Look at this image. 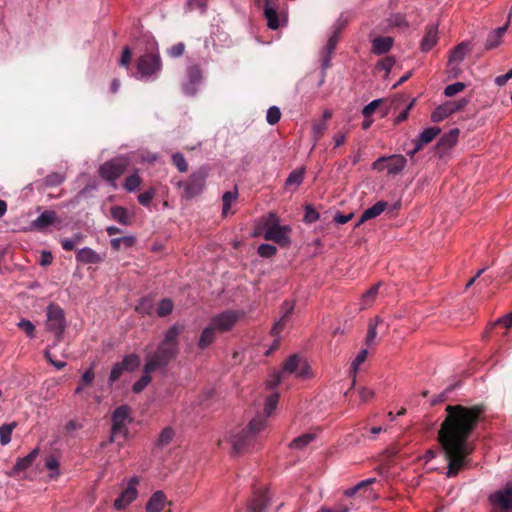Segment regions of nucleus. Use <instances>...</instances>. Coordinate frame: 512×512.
<instances>
[{
  "label": "nucleus",
  "mask_w": 512,
  "mask_h": 512,
  "mask_svg": "<svg viewBox=\"0 0 512 512\" xmlns=\"http://www.w3.org/2000/svg\"><path fill=\"white\" fill-rule=\"evenodd\" d=\"M481 412L478 406L446 407L447 415L439 430V441L448 462L447 477L456 476L466 466L472 452L468 438L475 429Z\"/></svg>",
  "instance_id": "obj_1"
},
{
  "label": "nucleus",
  "mask_w": 512,
  "mask_h": 512,
  "mask_svg": "<svg viewBox=\"0 0 512 512\" xmlns=\"http://www.w3.org/2000/svg\"><path fill=\"white\" fill-rule=\"evenodd\" d=\"M266 427L267 422L264 417L256 416L245 427H235L229 430L219 440L218 445L229 449L232 455H241L252 447L257 436Z\"/></svg>",
  "instance_id": "obj_2"
},
{
  "label": "nucleus",
  "mask_w": 512,
  "mask_h": 512,
  "mask_svg": "<svg viewBox=\"0 0 512 512\" xmlns=\"http://www.w3.org/2000/svg\"><path fill=\"white\" fill-rule=\"evenodd\" d=\"M289 375L301 380H309L315 376L306 358L294 354L287 358L280 371L274 372L271 375L270 379L267 381V386L274 388Z\"/></svg>",
  "instance_id": "obj_3"
},
{
  "label": "nucleus",
  "mask_w": 512,
  "mask_h": 512,
  "mask_svg": "<svg viewBox=\"0 0 512 512\" xmlns=\"http://www.w3.org/2000/svg\"><path fill=\"white\" fill-rule=\"evenodd\" d=\"M180 329L177 326L170 327L165 335L162 343L154 353L147 355L146 359L156 361L159 368H163L167 363L175 357L178 351V336Z\"/></svg>",
  "instance_id": "obj_4"
},
{
  "label": "nucleus",
  "mask_w": 512,
  "mask_h": 512,
  "mask_svg": "<svg viewBox=\"0 0 512 512\" xmlns=\"http://www.w3.org/2000/svg\"><path fill=\"white\" fill-rule=\"evenodd\" d=\"M290 227L280 225L279 218L276 214L270 213L267 219L258 226V232L263 235L266 240L276 242L282 246L290 243Z\"/></svg>",
  "instance_id": "obj_5"
},
{
  "label": "nucleus",
  "mask_w": 512,
  "mask_h": 512,
  "mask_svg": "<svg viewBox=\"0 0 512 512\" xmlns=\"http://www.w3.org/2000/svg\"><path fill=\"white\" fill-rule=\"evenodd\" d=\"M207 176L208 169L206 167H200L191 174L187 182L180 181L178 187L183 188L184 196L187 199H191L204 190Z\"/></svg>",
  "instance_id": "obj_6"
},
{
  "label": "nucleus",
  "mask_w": 512,
  "mask_h": 512,
  "mask_svg": "<svg viewBox=\"0 0 512 512\" xmlns=\"http://www.w3.org/2000/svg\"><path fill=\"white\" fill-rule=\"evenodd\" d=\"M112 421L111 440L125 439L128 435V425L131 422L129 408L127 406L116 408L112 415Z\"/></svg>",
  "instance_id": "obj_7"
},
{
  "label": "nucleus",
  "mask_w": 512,
  "mask_h": 512,
  "mask_svg": "<svg viewBox=\"0 0 512 512\" xmlns=\"http://www.w3.org/2000/svg\"><path fill=\"white\" fill-rule=\"evenodd\" d=\"M46 327L49 331L53 332L58 339L63 334L66 322L64 311L59 306L53 304L48 306Z\"/></svg>",
  "instance_id": "obj_8"
},
{
  "label": "nucleus",
  "mask_w": 512,
  "mask_h": 512,
  "mask_svg": "<svg viewBox=\"0 0 512 512\" xmlns=\"http://www.w3.org/2000/svg\"><path fill=\"white\" fill-rule=\"evenodd\" d=\"M139 482L140 479L137 476H133L128 480L126 488L120 493L113 503V507L116 510H124L136 500L138 496L137 487Z\"/></svg>",
  "instance_id": "obj_9"
},
{
  "label": "nucleus",
  "mask_w": 512,
  "mask_h": 512,
  "mask_svg": "<svg viewBox=\"0 0 512 512\" xmlns=\"http://www.w3.org/2000/svg\"><path fill=\"white\" fill-rule=\"evenodd\" d=\"M161 69L160 58L155 54H145L141 56L137 63L138 77L141 79H150Z\"/></svg>",
  "instance_id": "obj_10"
},
{
  "label": "nucleus",
  "mask_w": 512,
  "mask_h": 512,
  "mask_svg": "<svg viewBox=\"0 0 512 512\" xmlns=\"http://www.w3.org/2000/svg\"><path fill=\"white\" fill-rule=\"evenodd\" d=\"M406 163V158L402 155L383 156L373 163V169L386 170L388 174H398L405 168Z\"/></svg>",
  "instance_id": "obj_11"
},
{
  "label": "nucleus",
  "mask_w": 512,
  "mask_h": 512,
  "mask_svg": "<svg viewBox=\"0 0 512 512\" xmlns=\"http://www.w3.org/2000/svg\"><path fill=\"white\" fill-rule=\"evenodd\" d=\"M128 160L126 158H116L100 166V176L107 180L114 182L119 178L128 167Z\"/></svg>",
  "instance_id": "obj_12"
},
{
  "label": "nucleus",
  "mask_w": 512,
  "mask_h": 512,
  "mask_svg": "<svg viewBox=\"0 0 512 512\" xmlns=\"http://www.w3.org/2000/svg\"><path fill=\"white\" fill-rule=\"evenodd\" d=\"M243 313L227 310L212 317L211 323L219 333L231 330L234 325L242 318Z\"/></svg>",
  "instance_id": "obj_13"
},
{
  "label": "nucleus",
  "mask_w": 512,
  "mask_h": 512,
  "mask_svg": "<svg viewBox=\"0 0 512 512\" xmlns=\"http://www.w3.org/2000/svg\"><path fill=\"white\" fill-rule=\"evenodd\" d=\"M468 104V99L462 98L459 100L447 101L443 105L437 107L431 114L433 122H441L450 115L461 111Z\"/></svg>",
  "instance_id": "obj_14"
},
{
  "label": "nucleus",
  "mask_w": 512,
  "mask_h": 512,
  "mask_svg": "<svg viewBox=\"0 0 512 512\" xmlns=\"http://www.w3.org/2000/svg\"><path fill=\"white\" fill-rule=\"evenodd\" d=\"M470 48L469 45L465 42L460 43L457 45L450 53L449 59H448V67L449 72L453 76H458L460 73V64L465 59L466 55L469 53Z\"/></svg>",
  "instance_id": "obj_15"
},
{
  "label": "nucleus",
  "mask_w": 512,
  "mask_h": 512,
  "mask_svg": "<svg viewBox=\"0 0 512 512\" xmlns=\"http://www.w3.org/2000/svg\"><path fill=\"white\" fill-rule=\"evenodd\" d=\"M489 500L494 507L508 510L512 507V486L507 485L490 495Z\"/></svg>",
  "instance_id": "obj_16"
},
{
  "label": "nucleus",
  "mask_w": 512,
  "mask_h": 512,
  "mask_svg": "<svg viewBox=\"0 0 512 512\" xmlns=\"http://www.w3.org/2000/svg\"><path fill=\"white\" fill-rule=\"evenodd\" d=\"M158 369L160 368L157 366L156 361L146 359L143 368V375L133 384L132 391L134 393L142 392L152 380L151 373Z\"/></svg>",
  "instance_id": "obj_17"
},
{
  "label": "nucleus",
  "mask_w": 512,
  "mask_h": 512,
  "mask_svg": "<svg viewBox=\"0 0 512 512\" xmlns=\"http://www.w3.org/2000/svg\"><path fill=\"white\" fill-rule=\"evenodd\" d=\"M39 454V449L34 448L28 455L22 458H18L14 467L11 469V471L7 472L6 474L10 477H14L18 475L21 471H24L28 469L34 460L37 458Z\"/></svg>",
  "instance_id": "obj_18"
},
{
  "label": "nucleus",
  "mask_w": 512,
  "mask_h": 512,
  "mask_svg": "<svg viewBox=\"0 0 512 512\" xmlns=\"http://www.w3.org/2000/svg\"><path fill=\"white\" fill-rule=\"evenodd\" d=\"M440 128L438 127H429L420 133L418 139L416 140L415 148L410 151L408 154L413 157L415 153L420 151L423 145L428 144L434 140V138L440 133Z\"/></svg>",
  "instance_id": "obj_19"
},
{
  "label": "nucleus",
  "mask_w": 512,
  "mask_h": 512,
  "mask_svg": "<svg viewBox=\"0 0 512 512\" xmlns=\"http://www.w3.org/2000/svg\"><path fill=\"white\" fill-rule=\"evenodd\" d=\"M293 310H294V303L293 302L286 301V302L283 303L282 308H281V317L274 324V326H273V328L271 330V332H272V334L274 336H277V335L280 334V332L282 331V329L286 325L288 318L292 314Z\"/></svg>",
  "instance_id": "obj_20"
},
{
  "label": "nucleus",
  "mask_w": 512,
  "mask_h": 512,
  "mask_svg": "<svg viewBox=\"0 0 512 512\" xmlns=\"http://www.w3.org/2000/svg\"><path fill=\"white\" fill-rule=\"evenodd\" d=\"M201 71L197 66H192L188 70V82L184 84L183 89L187 95H193L196 92V86L201 82Z\"/></svg>",
  "instance_id": "obj_21"
},
{
  "label": "nucleus",
  "mask_w": 512,
  "mask_h": 512,
  "mask_svg": "<svg viewBox=\"0 0 512 512\" xmlns=\"http://www.w3.org/2000/svg\"><path fill=\"white\" fill-rule=\"evenodd\" d=\"M438 42V28L435 25L426 29L425 35L420 43L422 52L430 51Z\"/></svg>",
  "instance_id": "obj_22"
},
{
  "label": "nucleus",
  "mask_w": 512,
  "mask_h": 512,
  "mask_svg": "<svg viewBox=\"0 0 512 512\" xmlns=\"http://www.w3.org/2000/svg\"><path fill=\"white\" fill-rule=\"evenodd\" d=\"M387 206H388L387 202L379 201L376 204H374L372 207L366 209L362 213V215H361L360 219L358 220L356 226H360L365 221L378 217L382 212L385 211Z\"/></svg>",
  "instance_id": "obj_23"
},
{
  "label": "nucleus",
  "mask_w": 512,
  "mask_h": 512,
  "mask_svg": "<svg viewBox=\"0 0 512 512\" xmlns=\"http://www.w3.org/2000/svg\"><path fill=\"white\" fill-rule=\"evenodd\" d=\"M166 505V496L162 491H156L152 494L146 504L147 512H161Z\"/></svg>",
  "instance_id": "obj_24"
},
{
  "label": "nucleus",
  "mask_w": 512,
  "mask_h": 512,
  "mask_svg": "<svg viewBox=\"0 0 512 512\" xmlns=\"http://www.w3.org/2000/svg\"><path fill=\"white\" fill-rule=\"evenodd\" d=\"M57 218V215L52 210H46L41 213L31 224L33 229L42 230L47 226L53 224Z\"/></svg>",
  "instance_id": "obj_25"
},
{
  "label": "nucleus",
  "mask_w": 512,
  "mask_h": 512,
  "mask_svg": "<svg viewBox=\"0 0 512 512\" xmlns=\"http://www.w3.org/2000/svg\"><path fill=\"white\" fill-rule=\"evenodd\" d=\"M219 333L215 326L210 322L202 331L199 341L198 347L200 349L207 348L216 338V334Z\"/></svg>",
  "instance_id": "obj_26"
},
{
  "label": "nucleus",
  "mask_w": 512,
  "mask_h": 512,
  "mask_svg": "<svg viewBox=\"0 0 512 512\" xmlns=\"http://www.w3.org/2000/svg\"><path fill=\"white\" fill-rule=\"evenodd\" d=\"M337 42H338V35H337V33H334L328 39L325 49L322 52V68H323V70H326L330 67L331 55L337 45Z\"/></svg>",
  "instance_id": "obj_27"
},
{
  "label": "nucleus",
  "mask_w": 512,
  "mask_h": 512,
  "mask_svg": "<svg viewBox=\"0 0 512 512\" xmlns=\"http://www.w3.org/2000/svg\"><path fill=\"white\" fill-rule=\"evenodd\" d=\"M459 129H451L448 133L444 134L438 142V147L446 151L456 145L459 137Z\"/></svg>",
  "instance_id": "obj_28"
},
{
  "label": "nucleus",
  "mask_w": 512,
  "mask_h": 512,
  "mask_svg": "<svg viewBox=\"0 0 512 512\" xmlns=\"http://www.w3.org/2000/svg\"><path fill=\"white\" fill-rule=\"evenodd\" d=\"M264 16L270 29L276 30L279 28V18L275 8L271 5V0H265Z\"/></svg>",
  "instance_id": "obj_29"
},
{
  "label": "nucleus",
  "mask_w": 512,
  "mask_h": 512,
  "mask_svg": "<svg viewBox=\"0 0 512 512\" xmlns=\"http://www.w3.org/2000/svg\"><path fill=\"white\" fill-rule=\"evenodd\" d=\"M112 218L122 225H130L132 214L124 207L114 206L110 210Z\"/></svg>",
  "instance_id": "obj_30"
},
{
  "label": "nucleus",
  "mask_w": 512,
  "mask_h": 512,
  "mask_svg": "<svg viewBox=\"0 0 512 512\" xmlns=\"http://www.w3.org/2000/svg\"><path fill=\"white\" fill-rule=\"evenodd\" d=\"M393 45L391 37H377L372 42V51L377 55H382L390 50Z\"/></svg>",
  "instance_id": "obj_31"
},
{
  "label": "nucleus",
  "mask_w": 512,
  "mask_h": 512,
  "mask_svg": "<svg viewBox=\"0 0 512 512\" xmlns=\"http://www.w3.org/2000/svg\"><path fill=\"white\" fill-rule=\"evenodd\" d=\"M77 260L83 263H99L102 259L98 253L89 247L82 248L77 253Z\"/></svg>",
  "instance_id": "obj_32"
},
{
  "label": "nucleus",
  "mask_w": 512,
  "mask_h": 512,
  "mask_svg": "<svg viewBox=\"0 0 512 512\" xmlns=\"http://www.w3.org/2000/svg\"><path fill=\"white\" fill-rule=\"evenodd\" d=\"M507 30V26L499 27L491 32L486 40V47L489 49L497 47L501 43V39Z\"/></svg>",
  "instance_id": "obj_33"
},
{
  "label": "nucleus",
  "mask_w": 512,
  "mask_h": 512,
  "mask_svg": "<svg viewBox=\"0 0 512 512\" xmlns=\"http://www.w3.org/2000/svg\"><path fill=\"white\" fill-rule=\"evenodd\" d=\"M17 423L11 422L0 426V443L5 446L10 443L13 430L16 428Z\"/></svg>",
  "instance_id": "obj_34"
},
{
  "label": "nucleus",
  "mask_w": 512,
  "mask_h": 512,
  "mask_svg": "<svg viewBox=\"0 0 512 512\" xmlns=\"http://www.w3.org/2000/svg\"><path fill=\"white\" fill-rule=\"evenodd\" d=\"M315 438V434L313 433H305L297 438H295L291 443L290 447L292 449L301 450L305 448L309 443H311Z\"/></svg>",
  "instance_id": "obj_35"
},
{
  "label": "nucleus",
  "mask_w": 512,
  "mask_h": 512,
  "mask_svg": "<svg viewBox=\"0 0 512 512\" xmlns=\"http://www.w3.org/2000/svg\"><path fill=\"white\" fill-rule=\"evenodd\" d=\"M45 466L50 471L49 479L55 480L60 476L59 461L55 456H49L45 459Z\"/></svg>",
  "instance_id": "obj_36"
},
{
  "label": "nucleus",
  "mask_w": 512,
  "mask_h": 512,
  "mask_svg": "<svg viewBox=\"0 0 512 512\" xmlns=\"http://www.w3.org/2000/svg\"><path fill=\"white\" fill-rule=\"evenodd\" d=\"M279 400V395L277 393H273L267 397L264 405V419L267 421V418L270 417L273 411L276 409Z\"/></svg>",
  "instance_id": "obj_37"
},
{
  "label": "nucleus",
  "mask_w": 512,
  "mask_h": 512,
  "mask_svg": "<svg viewBox=\"0 0 512 512\" xmlns=\"http://www.w3.org/2000/svg\"><path fill=\"white\" fill-rule=\"evenodd\" d=\"M237 196H238V193L236 190L228 191L223 194V196H222V201H223L222 214L224 216H228L231 213V211H230L231 205L236 200Z\"/></svg>",
  "instance_id": "obj_38"
},
{
  "label": "nucleus",
  "mask_w": 512,
  "mask_h": 512,
  "mask_svg": "<svg viewBox=\"0 0 512 512\" xmlns=\"http://www.w3.org/2000/svg\"><path fill=\"white\" fill-rule=\"evenodd\" d=\"M327 123L325 121L314 122L312 125V138L313 147L317 144L324 132L327 130Z\"/></svg>",
  "instance_id": "obj_39"
},
{
  "label": "nucleus",
  "mask_w": 512,
  "mask_h": 512,
  "mask_svg": "<svg viewBox=\"0 0 512 512\" xmlns=\"http://www.w3.org/2000/svg\"><path fill=\"white\" fill-rule=\"evenodd\" d=\"M123 365L125 371H134L140 365V359L135 354L127 355L120 362Z\"/></svg>",
  "instance_id": "obj_40"
},
{
  "label": "nucleus",
  "mask_w": 512,
  "mask_h": 512,
  "mask_svg": "<svg viewBox=\"0 0 512 512\" xmlns=\"http://www.w3.org/2000/svg\"><path fill=\"white\" fill-rule=\"evenodd\" d=\"M378 288H379V285H375L372 288H370L365 294H363L362 300H361V305H362L361 308L362 309H365L372 305V303L374 302V300L378 294Z\"/></svg>",
  "instance_id": "obj_41"
},
{
  "label": "nucleus",
  "mask_w": 512,
  "mask_h": 512,
  "mask_svg": "<svg viewBox=\"0 0 512 512\" xmlns=\"http://www.w3.org/2000/svg\"><path fill=\"white\" fill-rule=\"evenodd\" d=\"M135 243V238L133 236H124L119 238H113L111 240V246L115 250H119L122 245L126 247H131Z\"/></svg>",
  "instance_id": "obj_42"
},
{
  "label": "nucleus",
  "mask_w": 512,
  "mask_h": 512,
  "mask_svg": "<svg viewBox=\"0 0 512 512\" xmlns=\"http://www.w3.org/2000/svg\"><path fill=\"white\" fill-rule=\"evenodd\" d=\"M304 178V171L303 170H294L290 173L286 180V186H295L298 187Z\"/></svg>",
  "instance_id": "obj_43"
},
{
  "label": "nucleus",
  "mask_w": 512,
  "mask_h": 512,
  "mask_svg": "<svg viewBox=\"0 0 512 512\" xmlns=\"http://www.w3.org/2000/svg\"><path fill=\"white\" fill-rule=\"evenodd\" d=\"M140 184H141L140 176L137 173H134V174L130 175L129 177H127V179L124 183V188L129 192H133L139 188Z\"/></svg>",
  "instance_id": "obj_44"
},
{
  "label": "nucleus",
  "mask_w": 512,
  "mask_h": 512,
  "mask_svg": "<svg viewBox=\"0 0 512 512\" xmlns=\"http://www.w3.org/2000/svg\"><path fill=\"white\" fill-rule=\"evenodd\" d=\"M173 310V303L169 299H163L159 302L157 308V314L160 317L169 315Z\"/></svg>",
  "instance_id": "obj_45"
},
{
  "label": "nucleus",
  "mask_w": 512,
  "mask_h": 512,
  "mask_svg": "<svg viewBox=\"0 0 512 512\" xmlns=\"http://www.w3.org/2000/svg\"><path fill=\"white\" fill-rule=\"evenodd\" d=\"M280 118H281V112L278 107L271 106L267 110L266 120L270 125H274V124L278 123Z\"/></svg>",
  "instance_id": "obj_46"
},
{
  "label": "nucleus",
  "mask_w": 512,
  "mask_h": 512,
  "mask_svg": "<svg viewBox=\"0 0 512 512\" xmlns=\"http://www.w3.org/2000/svg\"><path fill=\"white\" fill-rule=\"evenodd\" d=\"M376 327H377V319L375 321L371 320L368 325V333L366 336V344L368 346L373 345L375 342V339L377 337V328Z\"/></svg>",
  "instance_id": "obj_47"
},
{
  "label": "nucleus",
  "mask_w": 512,
  "mask_h": 512,
  "mask_svg": "<svg viewBox=\"0 0 512 512\" xmlns=\"http://www.w3.org/2000/svg\"><path fill=\"white\" fill-rule=\"evenodd\" d=\"M367 357H368L367 349H362L358 352V354L356 355L355 359L353 360V362L351 364V368L354 373H356L358 371L360 365L365 362Z\"/></svg>",
  "instance_id": "obj_48"
},
{
  "label": "nucleus",
  "mask_w": 512,
  "mask_h": 512,
  "mask_svg": "<svg viewBox=\"0 0 512 512\" xmlns=\"http://www.w3.org/2000/svg\"><path fill=\"white\" fill-rule=\"evenodd\" d=\"M465 89V84L456 82L445 87L444 94L447 97H452Z\"/></svg>",
  "instance_id": "obj_49"
},
{
  "label": "nucleus",
  "mask_w": 512,
  "mask_h": 512,
  "mask_svg": "<svg viewBox=\"0 0 512 512\" xmlns=\"http://www.w3.org/2000/svg\"><path fill=\"white\" fill-rule=\"evenodd\" d=\"M173 164L177 167L180 172H186L188 169L187 162L181 153H175L172 155Z\"/></svg>",
  "instance_id": "obj_50"
},
{
  "label": "nucleus",
  "mask_w": 512,
  "mask_h": 512,
  "mask_svg": "<svg viewBox=\"0 0 512 512\" xmlns=\"http://www.w3.org/2000/svg\"><path fill=\"white\" fill-rule=\"evenodd\" d=\"M381 102L382 99H375L371 101L369 104H367L362 110L363 116L365 118H369L376 111Z\"/></svg>",
  "instance_id": "obj_51"
},
{
  "label": "nucleus",
  "mask_w": 512,
  "mask_h": 512,
  "mask_svg": "<svg viewBox=\"0 0 512 512\" xmlns=\"http://www.w3.org/2000/svg\"><path fill=\"white\" fill-rule=\"evenodd\" d=\"M82 236L80 234L75 235L73 238H65L61 241L62 248L66 251L73 250L76 243L80 242Z\"/></svg>",
  "instance_id": "obj_52"
},
{
  "label": "nucleus",
  "mask_w": 512,
  "mask_h": 512,
  "mask_svg": "<svg viewBox=\"0 0 512 512\" xmlns=\"http://www.w3.org/2000/svg\"><path fill=\"white\" fill-rule=\"evenodd\" d=\"M174 437V431L171 428H165L159 435L158 442L160 445H167Z\"/></svg>",
  "instance_id": "obj_53"
},
{
  "label": "nucleus",
  "mask_w": 512,
  "mask_h": 512,
  "mask_svg": "<svg viewBox=\"0 0 512 512\" xmlns=\"http://www.w3.org/2000/svg\"><path fill=\"white\" fill-rule=\"evenodd\" d=\"M18 327L22 329L29 337H34L35 326L31 321L22 319L18 323Z\"/></svg>",
  "instance_id": "obj_54"
},
{
  "label": "nucleus",
  "mask_w": 512,
  "mask_h": 512,
  "mask_svg": "<svg viewBox=\"0 0 512 512\" xmlns=\"http://www.w3.org/2000/svg\"><path fill=\"white\" fill-rule=\"evenodd\" d=\"M267 507L266 496L262 495L259 499L253 500L250 508L253 512H262Z\"/></svg>",
  "instance_id": "obj_55"
},
{
  "label": "nucleus",
  "mask_w": 512,
  "mask_h": 512,
  "mask_svg": "<svg viewBox=\"0 0 512 512\" xmlns=\"http://www.w3.org/2000/svg\"><path fill=\"white\" fill-rule=\"evenodd\" d=\"M394 64L395 59L393 57H386L377 64V69L384 70L386 74H388L392 67L394 66Z\"/></svg>",
  "instance_id": "obj_56"
},
{
  "label": "nucleus",
  "mask_w": 512,
  "mask_h": 512,
  "mask_svg": "<svg viewBox=\"0 0 512 512\" xmlns=\"http://www.w3.org/2000/svg\"><path fill=\"white\" fill-rule=\"evenodd\" d=\"M124 368H123V365L118 362L116 363L113 367H112V370H111V373H110V376H109V382L110 384L114 383L115 381H117L119 379V377L121 376V374L124 372Z\"/></svg>",
  "instance_id": "obj_57"
},
{
  "label": "nucleus",
  "mask_w": 512,
  "mask_h": 512,
  "mask_svg": "<svg viewBox=\"0 0 512 512\" xmlns=\"http://www.w3.org/2000/svg\"><path fill=\"white\" fill-rule=\"evenodd\" d=\"M276 247L270 244H261L258 247V253L262 257H271L276 253Z\"/></svg>",
  "instance_id": "obj_58"
},
{
  "label": "nucleus",
  "mask_w": 512,
  "mask_h": 512,
  "mask_svg": "<svg viewBox=\"0 0 512 512\" xmlns=\"http://www.w3.org/2000/svg\"><path fill=\"white\" fill-rule=\"evenodd\" d=\"M64 177L61 174H51L45 178V184L47 186H56L63 182Z\"/></svg>",
  "instance_id": "obj_59"
},
{
  "label": "nucleus",
  "mask_w": 512,
  "mask_h": 512,
  "mask_svg": "<svg viewBox=\"0 0 512 512\" xmlns=\"http://www.w3.org/2000/svg\"><path fill=\"white\" fill-rule=\"evenodd\" d=\"M184 51L185 45L183 43H177L168 50V54L173 58H177L183 55Z\"/></svg>",
  "instance_id": "obj_60"
},
{
  "label": "nucleus",
  "mask_w": 512,
  "mask_h": 512,
  "mask_svg": "<svg viewBox=\"0 0 512 512\" xmlns=\"http://www.w3.org/2000/svg\"><path fill=\"white\" fill-rule=\"evenodd\" d=\"M154 197V190L150 189L148 191H145L144 193L140 194L138 196V201L144 205V206H148L150 204V202L152 201Z\"/></svg>",
  "instance_id": "obj_61"
},
{
  "label": "nucleus",
  "mask_w": 512,
  "mask_h": 512,
  "mask_svg": "<svg viewBox=\"0 0 512 512\" xmlns=\"http://www.w3.org/2000/svg\"><path fill=\"white\" fill-rule=\"evenodd\" d=\"M495 325H501L507 329L510 328L512 326V311L497 319Z\"/></svg>",
  "instance_id": "obj_62"
},
{
  "label": "nucleus",
  "mask_w": 512,
  "mask_h": 512,
  "mask_svg": "<svg viewBox=\"0 0 512 512\" xmlns=\"http://www.w3.org/2000/svg\"><path fill=\"white\" fill-rule=\"evenodd\" d=\"M131 61V51L128 47H125L122 51V55L120 58V64L123 67L128 68Z\"/></svg>",
  "instance_id": "obj_63"
},
{
  "label": "nucleus",
  "mask_w": 512,
  "mask_h": 512,
  "mask_svg": "<svg viewBox=\"0 0 512 512\" xmlns=\"http://www.w3.org/2000/svg\"><path fill=\"white\" fill-rule=\"evenodd\" d=\"M95 378L93 370L90 368L86 370L81 376V383L83 385H90Z\"/></svg>",
  "instance_id": "obj_64"
}]
</instances>
